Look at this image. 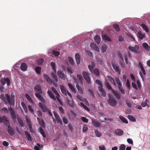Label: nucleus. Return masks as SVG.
<instances>
[{"instance_id": "f257e3e1", "label": "nucleus", "mask_w": 150, "mask_h": 150, "mask_svg": "<svg viewBox=\"0 0 150 150\" xmlns=\"http://www.w3.org/2000/svg\"><path fill=\"white\" fill-rule=\"evenodd\" d=\"M0 122H3L5 125L8 126L7 131L8 133L11 135L12 136L14 135V130L13 128L11 127L9 121L6 116L4 115L1 117L0 115Z\"/></svg>"}, {"instance_id": "f03ea898", "label": "nucleus", "mask_w": 150, "mask_h": 150, "mask_svg": "<svg viewBox=\"0 0 150 150\" xmlns=\"http://www.w3.org/2000/svg\"><path fill=\"white\" fill-rule=\"evenodd\" d=\"M34 90L38 93H35V96L41 102L45 103V100L41 96L40 94L42 93L41 88L39 85H36L34 87Z\"/></svg>"}, {"instance_id": "7ed1b4c3", "label": "nucleus", "mask_w": 150, "mask_h": 150, "mask_svg": "<svg viewBox=\"0 0 150 150\" xmlns=\"http://www.w3.org/2000/svg\"><path fill=\"white\" fill-rule=\"evenodd\" d=\"M9 110L10 111L11 117L12 119L13 120L14 123H16L17 122L16 119V116L14 110V109L11 107H10L9 108L8 110L7 108L4 107L1 109V111L3 112L4 113L8 114L9 113Z\"/></svg>"}, {"instance_id": "20e7f679", "label": "nucleus", "mask_w": 150, "mask_h": 150, "mask_svg": "<svg viewBox=\"0 0 150 150\" xmlns=\"http://www.w3.org/2000/svg\"><path fill=\"white\" fill-rule=\"evenodd\" d=\"M109 99L108 100V103L111 106H115L117 102L115 98L111 95L109 94Z\"/></svg>"}, {"instance_id": "39448f33", "label": "nucleus", "mask_w": 150, "mask_h": 150, "mask_svg": "<svg viewBox=\"0 0 150 150\" xmlns=\"http://www.w3.org/2000/svg\"><path fill=\"white\" fill-rule=\"evenodd\" d=\"M1 99L6 103H8L11 106L12 105V103L11 100L10 96L8 94H6L5 96L4 95L1 96Z\"/></svg>"}, {"instance_id": "423d86ee", "label": "nucleus", "mask_w": 150, "mask_h": 150, "mask_svg": "<svg viewBox=\"0 0 150 150\" xmlns=\"http://www.w3.org/2000/svg\"><path fill=\"white\" fill-rule=\"evenodd\" d=\"M128 48L130 51L134 52L136 54L139 55L140 53L139 46L137 45H136L133 47L129 46Z\"/></svg>"}, {"instance_id": "0eeeda50", "label": "nucleus", "mask_w": 150, "mask_h": 150, "mask_svg": "<svg viewBox=\"0 0 150 150\" xmlns=\"http://www.w3.org/2000/svg\"><path fill=\"white\" fill-rule=\"evenodd\" d=\"M82 74L86 82L88 84H90L91 79L89 76V73L85 71H83Z\"/></svg>"}, {"instance_id": "6e6552de", "label": "nucleus", "mask_w": 150, "mask_h": 150, "mask_svg": "<svg viewBox=\"0 0 150 150\" xmlns=\"http://www.w3.org/2000/svg\"><path fill=\"white\" fill-rule=\"evenodd\" d=\"M51 75L52 78L54 80V81H51V82L49 83H52L55 86L57 87V82L58 81L57 76L56 74H54L53 72L52 73Z\"/></svg>"}, {"instance_id": "1a4fd4ad", "label": "nucleus", "mask_w": 150, "mask_h": 150, "mask_svg": "<svg viewBox=\"0 0 150 150\" xmlns=\"http://www.w3.org/2000/svg\"><path fill=\"white\" fill-rule=\"evenodd\" d=\"M60 88L62 93L65 96L67 94L70 97H71V95L68 91H66L65 88L63 85L60 86Z\"/></svg>"}, {"instance_id": "9d476101", "label": "nucleus", "mask_w": 150, "mask_h": 150, "mask_svg": "<svg viewBox=\"0 0 150 150\" xmlns=\"http://www.w3.org/2000/svg\"><path fill=\"white\" fill-rule=\"evenodd\" d=\"M1 82L3 85H4L6 83L7 85L9 86L10 85V81L8 78H2L1 81Z\"/></svg>"}, {"instance_id": "9b49d317", "label": "nucleus", "mask_w": 150, "mask_h": 150, "mask_svg": "<svg viewBox=\"0 0 150 150\" xmlns=\"http://www.w3.org/2000/svg\"><path fill=\"white\" fill-rule=\"evenodd\" d=\"M74 79L75 80V83H77L76 87L79 92L81 94H83V92L81 88L78 84L79 83L78 80L76 79V77L74 78Z\"/></svg>"}, {"instance_id": "f8f14e48", "label": "nucleus", "mask_w": 150, "mask_h": 150, "mask_svg": "<svg viewBox=\"0 0 150 150\" xmlns=\"http://www.w3.org/2000/svg\"><path fill=\"white\" fill-rule=\"evenodd\" d=\"M57 74L59 78L64 80H65L66 75L64 74L62 71L61 70H58L57 72Z\"/></svg>"}, {"instance_id": "ddd939ff", "label": "nucleus", "mask_w": 150, "mask_h": 150, "mask_svg": "<svg viewBox=\"0 0 150 150\" xmlns=\"http://www.w3.org/2000/svg\"><path fill=\"white\" fill-rule=\"evenodd\" d=\"M112 65L115 71L117 72L118 74L120 75L121 74V70L119 66L115 63H112Z\"/></svg>"}, {"instance_id": "4468645a", "label": "nucleus", "mask_w": 150, "mask_h": 150, "mask_svg": "<svg viewBox=\"0 0 150 150\" xmlns=\"http://www.w3.org/2000/svg\"><path fill=\"white\" fill-rule=\"evenodd\" d=\"M53 113L55 118L56 121L58 123H59L60 124L62 125V121L61 120L59 116L55 111H54Z\"/></svg>"}, {"instance_id": "2eb2a0df", "label": "nucleus", "mask_w": 150, "mask_h": 150, "mask_svg": "<svg viewBox=\"0 0 150 150\" xmlns=\"http://www.w3.org/2000/svg\"><path fill=\"white\" fill-rule=\"evenodd\" d=\"M112 92L117 99L119 100L120 99L121 94L119 92L112 90Z\"/></svg>"}, {"instance_id": "dca6fc26", "label": "nucleus", "mask_w": 150, "mask_h": 150, "mask_svg": "<svg viewBox=\"0 0 150 150\" xmlns=\"http://www.w3.org/2000/svg\"><path fill=\"white\" fill-rule=\"evenodd\" d=\"M92 123L93 125L95 127H99L100 125V124L99 122L96 120L94 118L91 119Z\"/></svg>"}, {"instance_id": "f3484780", "label": "nucleus", "mask_w": 150, "mask_h": 150, "mask_svg": "<svg viewBox=\"0 0 150 150\" xmlns=\"http://www.w3.org/2000/svg\"><path fill=\"white\" fill-rule=\"evenodd\" d=\"M115 132L116 135L118 136H122L123 134V131L120 129H115Z\"/></svg>"}, {"instance_id": "a211bd4d", "label": "nucleus", "mask_w": 150, "mask_h": 150, "mask_svg": "<svg viewBox=\"0 0 150 150\" xmlns=\"http://www.w3.org/2000/svg\"><path fill=\"white\" fill-rule=\"evenodd\" d=\"M38 106L40 108L43 112H46L47 111V108L41 103H38Z\"/></svg>"}, {"instance_id": "6ab92c4d", "label": "nucleus", "mask_w": 150, "mask_h": 150, "mask_svg": "<svg viewBox=\"0 0 150 150\" xmlns=\"http://www.w3.org/2000/svg\"><path fill=\"white\" fill-rule=\"evenodd\" d=\"M27 68V66L26 63H23L21 64V69L22 71H26Z\"/></svg>"}, {"instance_id": "aec40b11", "label": "nucleus", "mask_w": 150, "mask_h": 150, "mask_svg": "<svg viewBox=\"0 0 150 150\" xmlns=\"http://www.w3.org/2000/svg\"><path fill=\"white\" fill-rule=\"evenodd\" d=\"M75 57L77 64H79L80 63L81 60L80 54L78 53H76L75 55Z\"/></svg>"}, {"instance_id": "412c9836", "label": "nucleus", "mask_w": 150, "mask_h": 150, "mask_svg": "<svg viewBox=\"0 0 150 150\" xmlns=\"http://www.w3.org/2000/svg\"><path fill=\"white\" fill-rule=\"evenodd\" d=\"M90 71L92 74H94L97 76L99 75V72L98 69H95L94 70L93 69H91V68L90 69Z\"/></svg>"}, {"instance_id": "4be33fe9", "label": "nucleus", "mask_w": 150, "mask_h": 150, "mask_svg": "<svg viewBox=\"0 0 150 150\" xmlns=\"http://www.w3.org/2000/svg\"><path fill=\"white\" fill-rule=\"evenodd\" d=\"M47 93L50 98L55 100H56V99L55 97L51 91L48 90L47 91Z\"/></svg>"}, {"instance_id": "5701e85b", "label": "nucleus", "mask_w": 150, "mask_h": 150, "mask_svg": "<svg viewBox=\"0 0 150 150\" xmlns=\"http://www.w3.org/2000/svg\"><path fill=\"white\" fill-rule=\"evenodd\" d=\"M138 36L140 40H142L145 37V34L142 33L141 31H139L138 33Z\"/></svg>"}, {"instance_id": "b1692460", "label": "nucleus", "mask_w": 150, "mask_h": 150, "mask_svg": "<svg viewBox=\"0 0 150 150\" xmlns=\"http://www.w3.org/2000/svg\"><path fill=\"white\" fill-rule=\"evenodd\" d=\"M90 47L93 49L98 51L99 50L98 47L94 43H91L90 44Z\"/></svg>"}, {"instance_id": "393cba45", "label": "nucleus", "mask_w": 150, "mask_h": 150, "mask_svg": "<svg viewBox=\"0 0 150 150\" xmlns=\"http://www.w3.org/2000/svg\"><path fill=\"white\" fill-rule=\"evenodd\" d=\"M107 77L110 81L115 86H116V83L114 79L110 76H108Z\"/></svg>"}, {"instance_id": "a878e982", "label": "nucleus", "mask_w": 150, "mask_h": 150, "mask_svg": "<svg viewBox=\"0 0 150 150\" xmlns=\"http://www.w3.org/2000/svg\"><path fill=\"white\" fill-rule=\"evenodd\" d=\"M115 80L118 85V88L122 86V85L119 78L118 77H116L115 79Z\"/></svg>"}, {"instance_id": "bb28decb", "label": "nucleus", "mask_w": 150, "mask_h": 150, "mask_svg": "<svg viewBox=\"0 0 150 150\" xmlns=\"http://www.w3.org/2000/svg\"><path fill=\"white\" fill-rule=\"evenodd\" d=\"M143 47L148 51H150V47L146 42L142 44Z\"/></svg>"}, {"instance_id": "cd10ccee", "label": "nucleus", "mask_w": 150, "mask_h": 150, "mask_svg": "<svg viewBox=\"0 0 150 150\" xmlns=\"http://www.w3.org/2000/svg\"><path fill=\"white\" fill-rule=\"evenodd\" d=\"M94 39L97 44H99L100 43V42L101 38L98 35H96Z\"/></svg>"}, {"instance_id": "c85d7f7f", "label": "nucleus", "mask_w": 150, "mask_h": 150, "mask_svg": "<svg viewBox=\"0 0 150 150\" xmlns=\"http://www.w3.org/2000/svg\"><path fill=\"white\" fill-rule=\"evenodd\" d=\"M102 37L103 39L105 41L106 40L111 41V39L107 35H102Z\"/></svg>"}, {"instance_id": "c756f323", "label": "nucleus", "mask_w": 150, "mask_h": 150, "mask_svg": "<svg viewBox=\"0 0 150 150\" xmlns=\"http://www.w3.org/2000/svg\"><path fill=\"white\" fill-rule=\"evenodd\" d=\"M105 85L106 87V88L109 90H111L112 91V90H113L112 89L111 87V86L110 85V84L109 83L108 81H105Z\"/></svg>"}, {"instance_id": "7c9ffc66", "label": "nucleus", "mask_w": 150, "mask_h": 150, "mask_svg": "<svg viewBox=\"0 0 150 150\" xmlns=\"http://www.w3.org/2000/svg\"><path fill=\"white\" fill-rule=\"evenodd\" d=\"M140 26L146 33H148L149 32L148 28L145 24H142L140 25Z\"/></svg>"}, {"instance_id": "2f4dec72", "label": "nucleus", "mask_w": 150, "mask_h": 150, "mask_svg": "<svg viewBox=\"0 0 150 150\" xmlns=\"http://www.w3.org/2000/svg\"><path fill=\"white\" fill-rule=\"evenodd\" d=\"M25 134L28 140L32 141L31 137L30 134L27 131L25 132Z\"/></svg>"}, {"instance_id": "473e14b6", "label": "nucleus", "mask_w": 150, "mask_h": 150, "mask_svg": "<svg viewBox=\"0 0 150 150\" xmlns=\"http://www.w3.org/2000/svg\"><path fill=\"white\" fill-rule=\"evenodd\" d=\"M76 76L77 78L79 79V82L81 83L82 85L83 84V77H82V76L79 74H77L76 75Z\"/></svg>"}, {"instance_id": "72a5a7b5", "label": "nucleus", "mask_w": 150, "mask_h": 150, "mask_svg": "<svg viewBox=\"0 0 150 150\" xmlns=\"http://www.w3.org/2000/svg\"><path fill=\"white\" fill-rule=\"evenodd\" d=\"M43 77L46 79L48 83H49L51 82V80L50 77L47 74H44L43 75Z\"/></svg>"}, {"instance_id": "f704fd0d", "label": "nucleus", "mask_w": 150, "mask_h": 150, "mask_svg": "<svg viewBox=\"0 0 150 150\" xmlns=\"http://www.w3.org/2000/svg\"><path fill=\"white\" fill-rule=\"evenodd\" d=\"M37 119L39 124L41 126H44V125L45 124L44 121L43 119H42L41 121L40 119L38 117H37Z\"/></svg>"}, {"instance_id": "c9c22d12", "label": "nucleus", "mask_w": 150, "mask_h": 150, "mask_svg": "<svg viewBox=\"0 0 150 150\" xmlns=\"http://www.w3.org/2000/svg\"><path fill=\"white\" fill-rule=\"evenodd\" d=\"M68 85L71 90L74 93H76L75 89L74 87L70 83H68Z\"/></svg>"}, {"instance_id": "e433bc0d", "label": "nucleus", "mask_w": 150, "mask_h": 150, "mask_svg": "<svg viewBox=\"0 0 150 150\" xmlns=\"http://www.w3.org/2000/svg\"><path fill=\"white\" fill-rule=\"evenodd\" d=\"M28 108L30 113L32 114H34V107L29 105L28 106Z\"/></svg>"}, {"instance_id": "4c0bfd02", "label": "nucleus", "mask_w": 150, "mask_h": 150, "mask_svg": "<svg viewBox=\"0 0 150 150\" xmlns=\"http://www.w3.org/2000/svg\"><path fill=\"white\" fill-rule=\"evenodd\" d=\"M127 118L129 119L131 121L135 122L136 121V119L133 116L130 115H128L127 116Z\"/></svg>"}, {"instance_id": "58836bf2", "label": "nucleus", "mask_w": 150, "mask_h": 150, "mask_svg": "<svg viewBox=\"0 0 150 150\" xmlns=\"http://www.w3.org/2000/svg\"><path fill=\"white\" fill-rule=\"evenodd\" d=\"M80 105L81 106V107H83V108L85 109L86 110H87L88 111H89L90 110L88 108L86 105H85L84 104L82 103L81 102L80 103Z\"/></svg>"}, {"instance_id": "ea45409f", "label": "nucleus", "mask_w": 150, "mask_h": 150, "mask_svg": "<svg viewBox=\"0 0 150 150\" xmlns=\"http://www.w3.org/2000/svg\"><path fill=\"white\" fill-rule=\"evenodd\" d=\"M139 65L142 71V73H143L144 75H145L146 74L145 71V69H144L142 64L141 63H140L139 64Z\"/></svg>"}, {"instance_id": "a19ab883", "label": "nucleus", "mask_w": 150, "mask_h": 150, "mask_svg": "<svg viewBox=\"0 0 150 150\" xmlns=\"http://www.w3.org/2000/svg\"><path fill=\"white\" fill-rule=\"evenodd\" d=\"M25 96L26 98L29 102L32 103H33L32 99L29 95L26 94Z\"/></svg>"}, {"instance_id": "79ce46f5", "label": "nucleus", "mask_w": 150, "mask_h": 150, "mask_svg": "<svg viewBox=\"0 0 150 150\" xmlns=\"http://www.w3.org/2000/svg\"><path fill=\"white\" fill-rule=\"evenodd\" d=\"M114 28L115 29L117 32H119L120 30L119 26L117 24H115L113 25Z\"/></svg>"}, {"instance_id": "37998d69", "label": "nucleus", "mask_w": 150, "mask_h": 150, "mask_svg": "<svg viewBox=\"0 0 150 150\" xmlns=\"http://www.w3.org/2000/svg\"><path fill=\"white\" fill-rule=\"evenodd\" d=\"M120 120L124 122L125 123H128V122L127 119L124 117L122 116H120Z\"/></svg>"}, {"instance_id": "c03bdc74", "label": "nucleus", "mask_w": 150, "mask_h": 150, "mask_svg": "<svg viewBox=\"0 0 150 150\" xmlns=\"http://www.w3.org/2000/svg\"><path fill=\"white\" fill-rule=\"evenodd\" d=\"M67 104L69 105L71 107H73L74 106V103H70L69 100L67 98L66 100Z\"/></svg>"}, {"instance_id": "a18cd8bd", "label": "nucleus", "mask_w": 150, "mask_h": 150, "mask_svg": "<svg viewBox=\"0 0 150 150\" xmlns=\"http://www.w3.org/2000/svg\"><path fill=\"white\" fill-rule=\"evenodd\" d=\"M18 122L19 124L20 125L21 127H23L24 125V124L22 120L20 118H18Z\"/></svg>"}, {"instance_id": "49530a36", "label": "nucleus", "mask_w": 150, "mask_h": 150, "mask_svg": "<svg viewBox=\"0 0 150 150\" xmlns=\"http://www.w3.org/2000/svg\"><path fill=\"white\" fill-rule=\"evenodd\" d=\"M95 65L94 62L92 61L91 62V64L90 65L88 66V68L90 70V69L91 68V69H93V68L95 67Z\"/></svg>"}, {"instance_id": "de8ad7c7", "label": "nucleus", "mask_w": 150, "mask_h": 150, "mask_svg": "<svg viewBox=\"0 0 150 150\" xmlns=\"http://www.w3.org/2000/svg\"><path fill=\"white\" fill-rule=\"evenodd\" d=\"M51 65L55 73H56V70L55 63L53 62H52L51 63Z\"/></svg>"}, {"instance_id": "09e8293b", "label": "nucleus", "mask_w": 150, "mask_h": 150, "mask_svg": "<svg viewBox=\"0 0 150 150\" xmlns=\"http://www.w3.org/2000/svg\"><path fill=\"white\" fill-rule=\"evenodd\" d=\"M35 71L38 74H40L41 73V68L40 67H37L35 68Z\"/></svg>"}, {"instance_id": "8fccbe9b", "label": "nucleus", "mask_w": 150, "mask_h": 150, "mask_svg": "<svg viewBox=\"0 0 150 150\" xmlns=\"http://www.w3.org/2000/svg\"><path fill=\"white\" fill-rule=\"evenodd\" d=\"M52 53L56 57L58 56L60 54V52L59 51L56 50H53Z\"/></svg>"}, {"instance_id": "3c124183", "label": "nucleus", "mask_w": 150, "mask_h": 150, "mask_svg": "<svg viewBox=\"0 0 150 150\" xmlns=\"http://www.w3.org/2000/svg\"><path fill=\"white\" fill-rule=\"evenodd\" d=\"M67 70L68 72L71 74H73L74 71V70L73 68L70 67H69L67 68Z\"/></svg>"}, {"instance_id": "603ef678", "label": "nucleus", "mask_w": 150, "mask_h": 150, "mask_svg": "<svg viewBox=\"0 0 150 150\" xmlns=\"http://www.w3.org/2000/svg\"><path fill=\"white\" fill-rule=\"evenodd\" d=\"M118 88L122 94H124L125 93V90L123 88L122 86Z\"/></svg>"}, {"instance_id": "864d4df0", "label": "nucleus", "mask_w": 150, "mask_h": 150, "mask_svg": "<svg viewBox=\"0 0 150 150\" xmlns=\"http://www.w3.org/2000/svg\"><path fill=\"white\" fill-rule=\"evenodd\" d=\"M63 122L65 124H67L68 123L69 120L67 117H64L63 118Z\"/></svg>"}, {"instance_id": "5fc2aeb1", "label": "nucleus", "mask_w": 150, "mask_h": 150, "mask_svg": "<svg viewBox=\"0 0 150 150\" xmlns=\"http://www.w3.org/2000/svg\"><path fill=\"white\" fill-rule=\"evenodd\" d=\"M95 134L97 137H100L101 136V132L98 131L97 130H96V129H95Z\"/></svg>"}, {"instance_id": "6e6d98bb", "label": "nucleus", "mask_w": 150, "mask_h": 150, "mask_svg": "<svg viewBox=\"0 0 150 150\" xmlns=\"http://www.w3.org/2000/svg\"><path fill=\"white\" fill-rule=\"evenodd\" d=\"M44 59L42 58L40 59L37 60V63L38 65H40L43 62Z\"/></svg>"}, {"instance_id": "4d7b16f0", "label": "nucleus", "mask_w": 150, "mask_h": 150, "mask_svg": "<svg viewBox=\"0 0 150 150\" xmlns=\"http://www.w3.org/2000/svg\"><path fill=\"white\" fill-rule=\"evenodd\" d=\"M85 53L86 55H88V56H89L90 57H92V54L91 52L89 50H86L85 51Z\"/></svg>"}, {"instance_id": "13d9d810", "label": "nucleus", "mask_w": 150, "mask_h": 150, "mask_svg": "<svg viewBox=\"0 0 150 150\" xmlns=\"http://www.w3.org/2000/svg\"><path fill=\"white\" fill-rule=\"evenodd\" d=\"M68 59L69 63L72 65H74V63L72 58L70 57H69Z\"/></svg>"}, {"instance_id": "bf43d9fd", "label": "nucleus", "mask_w": 150, "mask_h": 150, "mask_svg": "<svg viewBox=\"0 0 150 150\" xmlns=\"http://www.w3.org/2000/svg\"><path fill=\"white\" fill-rule=\"evenodd\" d=\"M126 148V146L124 144L121 145L119 147V150H125Z\"/></svg>"}, {"instance_id": "052dcab7", "label": "nucleus", "mask_w": 150, "mask_h": 150, "mask_svg": "<svg viewBox=\"0 0 150 150\" xmlns=\"http://www.w3.org/2000/svg\"><path fill=\"white\" fill-rule=\"evenodd\" d=\"M102 96L103 97H105L106 92L105 90L103 89L100 91Z\"/></svg>"}, {"instance_id": "680f3d73", "label": "nucleus", "mask_w": 150, "mask_h": 150, "mask_svg": "<svg viewBox=\"0 0 150 150\" xmlns=\"http://www.w3.org/2000/svg\"><path fill=\"white\" fill-rule=\"evenodd\" d=\"M81 119L84 122L86 123H87L88 122V119L85 117H81Z\"/></svg>"}, {"instance_id": "e2e57ef3", "label": "nucleus", "mask_w": 150, "mask_h": 150, "mask_svg": "<svg viewBox=\"0 0 150 150\" xmlns=\"http://www.w3.org/2000/svg\"><path fill=\"white\" fill-rule=\"evenodd\" d=\"M11 100L13 104V105L14 104V95L11 94Z\"/></svg>"}, {"instance_id": "0e129e2a", "label": "nucleus", "mask_w": 150, "mask_h": 150, "mask_svg": "<svg viewBox=\"0 0 150 150\" xmlns=\"http://www.w3.org/2000/svg\"><path fill=\"white\" fill-rule=\"evenodd\" d=\"M37 144L38 146H35L34 148V149L35 150H40V144L38 143H37Z\"/></svg>"}, {"instance_id": "69168bd1", "label": "nucleus", "mask_w": 150, "mask_h": 150, "mask_svg": "<svg viewBox=\"0 0 150 150\" xmlns=\"http://www.w3.org/2000/svg\"><path fill=\"white\" fill-rule=\"evenodd\" d=\"M88 129V128L87 126L86 125H84L83 128V132H86Z\"/></svg>"}, {"instance_id": "338daca9", "label": "nucleus", "mask_w": 150, "mask_h": 150, "mask_svg": "<svg viewBox=\"0 0 150 150\" xmlns=\"http://www.w3.org/2000/svg\"><path fill=\"white\" fill-rule=\"evenodd\" d=\"M107 49V47L106 46H103L102 47V51L103 52H106Z\"/></svg>"}, {"instance_id": "774afa93", "label": "nucleus", "mask_w": 150, "mask_h": 150, "mask_svg": "<svg viewBox=\"0 0 150 150\" xmlns=\"http://www.w3.org/2000/svg\"><path fill=\"white\" fill-rule=\"evenodd\" d=\"M100 150H106L105 146L104 145L99 146Z\"/></svg>"}]
</instances>
